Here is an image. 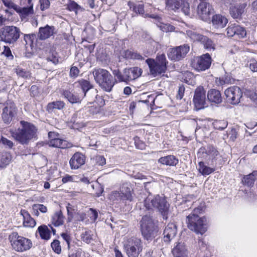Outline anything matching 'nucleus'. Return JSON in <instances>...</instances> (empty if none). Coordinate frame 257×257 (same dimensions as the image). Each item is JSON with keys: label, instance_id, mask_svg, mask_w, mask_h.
Returning <instances> with one entry per match:
<instances>
[{"label": "nucleus", "instance_id": "1", "mask_svg": "<svg viewBox=\"0 0 257 257\" xmlns=\"http://www.w3.org/2000/svg\"><path fill=\"white\" fill-rule=\"evenodd\" d=\"M22 127L18 130H11L13 138L22 145H27L30 141L36 137L37 129L33 124L25 121L20 122Z\"/></svg>", "mask_w": 257, "mask_h": 257}, {"label": "nucleus", "instance_id": "2", "mask_svg": "<svg viewBox=\"0 0 257 257\" xmlns=\"http://www.w3.org/2000/svg\"><path fill=\"white\" fill-rule=\"evenodd\" d=\"M144 206L150 212H152L154 208L157 209L164 218H167L169 205L164 197L159 195L153 197L149 195L144 201Z\"/></svg>", "mask_w": 257, "mask_h": 257}, {"label": "nucleus", "instance_id": "3", "mask_svg": "<svg viewBox=\"0 0 257 257\" xmlns=\"http://www.w3.org/2000/svg\"><path fill=\"white\" fill-rule=\"evenodd\" d=\"M201 210L196 208L194 212L187 217L188 227L197 234H203L207 230V220L204 217H199L196 213H200Z\"/></svg>", "mask_w": 257, "mask_h": 257}, {"label": "nucleus", "instance_id": "4", "mask_svg": "<svg viewBox=\"0 0 257 257\" xmlns=\"http://www.w3.org/2000/svg\"><path fill=\"white\" fill-rule=\"evenodd\" d=\"M22 34L20 29L14 26H6L0 30V41L8 44H14Z\"/></svg>", "mask_w": 257, "mask_h": 257}, {"label": "nucleus", "instance_id": "5", "mask_svg": "<svg viewBox=\"0 0 257 257\" xmlns=\"http://www.w3.org/2000/svg\"><path fill=\"white\" fill-rule=\"evenodd\" d=\"M141 229L142 235L147 240L154 238L158 232L157 228L155 225L152 217L147 215L142 217L141 221Z\"/></svg>", "mask_w": 257, "mask_h": 257}, {"label": "nucleus", "instance_id": "6", "mask_svg": "<svg viewBox=\"0 0 257 257\" xmlns=\"http://www.w3.org/2000/svg\"><path fill=\"white\" fill-rule=\"evenodd\" d=\"M10 238L13 249L17 251L24 252L32 247L33 244L30 239L20 236L16 232L13 233Z\"/></svg>", "mask_w": 257, "mask_h": 257}, {"label": "nucleus", "instance_id": "7", "mask_svg": "<svg viewBox=\"0 0 257 257\" xmlns=\"http://www.w3.org/2000/svg\"><path fill=\"white\" fill-rule=\"evenodd\" d=\"M151 73L153 75H157L165 72L167 69V60L165 54L158 55L156 61L152 59L146 60Z\"/></svg>", "mask_w": 257, "mask_h": 257}, {"label": "nucleus", "instance_id": "8", "mask_svg": "<svg viewBox=\"0 0 257 257\" xmlns=\"http://www.w3.org/2000/svg\"><path fill=\"white\" fill-rule=\"evenodd\" d=\"M142 73V70L138 67H134L124 70L123 74H121L118 70H114L113 74L119 82H127L135 80L139 77Z\"/></svg>", "mask_w": 257, "mask_h": 257}, {"label": "nucleus", "instance_id": "9", "mask_svg": "<svg viewBox=\"0 0 257 257\" xmlns=\"http://www.w3.org/2000/svg\"><path fill=\"white\" fill-rule=\"evenodd\" d=\"M124 247L128 257H138L143 249L142 240L137 237L129 238L124 244Z\"/></svg>", "mask_w": 257, "mask_h": 257}, {"label": "nucleus", "instance_id": "10", "mask_svg": "<svg viewBox=\"0 0 257 257\" xmlns=\"http://www.w3.org/2000/svg\"><path fill=\"white\" fill-rule=\"evenodd\" d=\"M211 62V56L209 54L206 53L192 59L191 66L194 69L197 71H205L209 68Z\"/></svg>", "mask_w": 257, "mask_h": 257}, {"label": "nucleus", "instance_id": "11", "mask_svg": "<svg viewBox=\"0 0 257 257\" xmlns=\"http://www.w3.org/2000/svg\"><path fill=\"white\" fill-rule=\"evenodd\" d=\"M227 101L232 105L238 104L242 96V92L239 87L232 86L224 91Z\"/></svg>", "mask_w": 257, "mask_h": 257}, {"label": "nucleus", "instance_id": "12", "mask_svg": "<svg viewBox=\"0 0 257 257\" xmlns=\"http://www.w3.org/2000/svg\"><path fill=\"white\" fill-rule=\"evenodd\" d=\"M17 109L15 103L12 101H7L3 109L2 118L6 124H9L17 114Z\"/></svg>", "mask_w": 257, "mask_h": 257}, {"label": "nucleus", "instance_id": "13", "mask_svg": "<svg viewBox=\"0 0 257 257\" xmlns=\"http://www.w3.org/2000/svg\"><path fill=\"white\" fill-rule=\"evenodd\" d=\"M213 13V9L207 0H201L197 7V15L199 18L204 21H207Z\"/></svg>", "mask_w": 257, "mask_h": 257}, {"label": "nucleus", "instance_id": "14", "mask_svg": "<svg viewBox=\"0 0 257 257\" xmlns=\"http://www.w3.org/2000/svg\"><path fill=\"white\" fill-rule=\"evenodd\" d=\"M193 101L196 109L207 106L205 91L202 86H199L195 89Z\"/></svg>", "mask_w": 257, "mask_h": 257}, {"label": "nucleus", "instance_id": "15", "mask_svg": "<svg viewBox=\"0 0 257 257\" xmlns=\"http://www.w3.org/2000/svg\"><path fill=\"white\" fill-rule=\"evenodd\" d=\"M189 50L190 47L187 44L172 48L168 53V57L172 60L178 61L184 58Z\"/></svg>", "mask_w": 257, "mask_h": 257}, {"label": "nucleus", "instance_id": "16", "mask_svg": "<svg viewBox=\"0 0 257 257\" xmlns=\"http://www.w3.org/2000/svg\"><path fill=\"white\" fill-rule=\"evenodd\" d=\"M228 37L236 36L238 38H243L246 35L245 29L235 24H231L226 29Z\"/></svg>", "mask_w": 257, "mask_h": 257}, {"label": "nucleus", "instance_id": "17", "mask_svg": "<svg viewBox=\"0 0 257 257\" xmlns=\"http://www.w3.org/2000/svg\"><path fill=\"white\" fill-rule=\"evenodd\" d=\"M128 7L131 10H132L133 12L137 15H141L144 18H152L154 19H157L158 18L157 16H155L154 15H149L148 14L145 13L144 10V6L143 4L137 3H135L132 2H128L127 4Z\"/></svg>", "mask_w": 257, "mask_h": 257}, {"label": "nucleus", "instance_id": "18", "mask_svg": "<svg viewBox=\"0 0 257 257\" xmlns=\"http://www.w3.org/2000/svg\"><path fill=\"white\" fill-rule=\"evenodd\" d=\"M246 7V4L245 3L231 4L229 7L230 15L234 19H240L244 12Z\"/></svg>", "mask_w": 257, "mask_h": 257}, {"label": "nucleus", "instance_id": "19", "mask_svg": "<svg viewBox=\"0 0 257 257\" xmlns=\"http://www.w3.org/2000/svg\"><path fill=\"white\" fill-rule=\"evenodd\" d=\"M80 90H75L73 92H70L68 90H64L62 95L65 98L71 103L80 102L83 98V94L79 92Z\"/></svg>", "mask_w": 257, "mask_h": 257}, {"label": "nucleus", "instance_id": "20", "mask_svg": "<svg viewBox=\"0 0 257 257\" xmlns=\"http://www.w3.org/2000/svg\"><path fill=\"white\" fill-rule=\"evenodd\" d=\"M176 233V225L173 223H168L165 227L163 233L164 241L169 242L175 237Z\"/></svg>", "mask_w": 257, "mask_h": 257}, {"label": "nucleus", "instance_id": "21", "mask_svg": "<svg viewBox=\"0 0 257 257\" xmlns=\"http://www.w3.org/2000/svg\"><path fill=\"white\" fill-rule=\"evenodd\" d=\"M85 156L80 153H75L70 159L69 164L72 169H77L85 163Z\"/></svg>", "mask_w": 257, "mask_h": 257}, {"label": "nucleus", "instance_id": "22", "mask_svg": "<svg viewBox=\"0 0 257 257\" xmlns=\"http://www.w3.org/2000/svg\"><path fill=\"white\" fill-rule=\"evenodd\" d=\"M55 28L54 26H50L47 25L44 27L39 28L38 37L40 40H46L55 33Z\"/></svg>", "mask_w": 257, "mask_h": 257}, {"label": "nucleus", "instance_id": "23", "mask_svg": "<svg viewBox=\"0 0 257 257\" xmlns=\"http://www.w3.org/2000/svg\"><path fill=\"white\" fill-rule=\"evenodd\" d=\"M174 257H188V251L184 243L179 242L172 250Z\"/></svg>", "mask_w": 257, "mask_h": 257}, {"label": "nucleus", "instance_id": "24", "mask_svg": "<svg viewBox=\"0 0 257 257\" xmlns=\"http://www.w3.org/2000/svg\"><path fill=\"white\" fill-rule=\"evenodd\" d=\"M29 5V6L27 7L23 8H21L18 6L16 10V12L19 14L22 20L26 19L28 16L34 14L33 4L31 2Z\"/></svg>", "mask_w": 257, "mask_h": 257}, {"label": "nucleus", "instance_id": "25", "mask_svg": "<svg viewBox=\"0 0 257 257\" xmlns=\"http://www.w3.org/2000/svg\"><path fill=\"white\" fill-rule=\"evenodd\" d=\"M212 23L215 28H223L228 23V20L222 15H215L212 17Z\"/></svg>", "mask_w": 257, "mask_h": 257}, {"label": "nucleus", "instance_id": "26", "mask_svg": "<svg viewBox=\"0 0 257 257\" xmlns=\"http://www.w3.org/2000/svg\"><path fill=\"white\" fill-rule=\"evenodd\" d=\"M110 74L105 69L98 68L95 69L93 71V75L95 81L99 84L105 79L109 77Z\"/></svg>", "mask_w": 257, "mask_h": 257}, {"label": "nucleus", "instance_id": "27", "mask_svg": "<svg viewBox=\"0 0 257 257\" xmlns=\"http://www.w3.org/2000/svg\"><path fill=\"white\" fill-rule=\"evenodd\" d=\"M208 100L215 104H219L222 101V97L219 91L216 89H211L207 93Z\"/></svg>", "mask_w": 257, "mask_h": 257}, {"label": "nucleus", "instance_id": "28", "mask_svg": "<svg viewBox=\"0 0 257 257\" xmlns=\"http://www.w3.org/2000/svg\"><path fill=\"white\" fill-rule=\"evenodd\" d=\"M75 85L76 87L78 88L77 90L81 89L80 93L83 95H87L88 94L87 92L93 88L92 85L90 82L84 79H82L75 83Z\"/></svg>", "mask_w": 257, "mask_h": 257}, {"label": "nucleus", "instance_id": "29", "mask_svg": "<svg viewBox=\"0 0 257 257\" xmlns=\"http://www.w3.org/2000/svg\"><path fill=\"white\" fill-rule=\"evenodd\" d=\"M132 190V187L128 183H123L120 188V192L122 194V196L124 199L130 201L133 200Z\"/></svg>", "mask_w": 257, "mask_h": 257}, {"label": "nucleus", "instance_id": "30", "mask_svg": "<svg viewBox=\"0 0 257 257\" xmlns=\"http://www.w3.org/2000/svg\"><path fill=\"white\" fill-rule=\"evenodd\" d=\"M23 217V224L25 227H33L36 225L35 220L31 216L28 212L25 210H21L20 212Z\"/></svg>", "mask_w": 257, "mask_h": 257}, {"label": "nucleus", "instance_id": "31", "mask_svg": "<svg viewBox=\"0 0 257 257\" xmlns=\"http://www.w3.org/2000/svg\"><path fill=\"white\" fill-rule=\"evenodd\" d=\"M184 0H165L166 9L168 11L176 12L182 6Z\"/></svg>", "mask_w": 257, "mask_h": 257}, {"label": "nucleus", "instance_id": "32", "mask_svg": "<svg viewBox=\"0 0 257 257\" xmlns=\"http://www.w3.org/2000/svg\"><path fill=\"white\" fill-rule=\"evenodd\" d=\"M49 146L59 148L61 149H65L69 148L71 146V144L68 143L66 140L61 139L59 137L53 140L49 141L48 142Z\"/></svg>", "mask_w": 257, "mask_h": 257}, {"label": "nucleus", "instance_id": "33", "mask_svg": "<svg viewBox=\"0 0 257 257\" xmlns=\"http://www.w3.org/2000/svg\"><path fill=\"white\" fill-rule=\"evenodd\" d=\"M115 82L111 74L107 77L99 84L102 89L107 92H110L114 85Z\"/></svg>", "mask_w": 257, "mask_h": 257}, {"label": "nucleus", "instance_id": "34", "mask_svg": "<svg viewBox=\"0 0 257 257\" xmlns=\"http://www.w3.org/2000/svg\"><path fill=\"white\" fill-rule=\"evenodd\" d=\"M158 162L163 165L175 166L178 163V159L173 155H169L160 158Z\"/></svg>", "mask_w": 257, "mask_h": 257}, {"label": "nucleus", "instance_id": "35", "mask_svg": "<svg viewBox=\"0 0 257 257\" xmlns=\"http://www.w3.org/2000/svg\"><path fill=\"white\" fill-rule=\"evenodd\" d=\"M52 223L55 226H59L64 222V216L61 210L56 211L52 216Z\"/></svg>", "mask_w": 257, "mask_h": 257}, {"label": "nucleus", "instance_id": "36", "mask_svg": "<svg viewBox=\"0 0 257 257\" xmlns=\"http://www.w3.org/2000/svg\"><path fill=\"white\" fill-rule=\"evenodd\" d=\"M186 35L193 42H201L204 36L198 33L195 30H187L186 32Z\"/></svg>", "mask_w": 257, "mask_h": 257}, {"label": "nucleus", "instance_id": "37", "mask_svg": "<svg viewBox=\"0 0 257 257\" xmlns=\"http://www.w3.org/2000/svg\"><path fill=\"white\" fill-rule=\"evenodd\" d=\"M65 103L63 101H56L50 102L47 106V110L50 112L55 109L61 110L64 108Z\"/></svg>", "mask_w": 257, "mask_h": 257}, {"label": "nucleus", "instance_id": "38", "mask_svg": "<svg viewBox=\"0 0 257 257\" xmlns=\"http://www.w3.org/2000/svg\"><path fill=\"white\" fill-rule=\"evenodd\" d=\"M257 174V172L254 171L252 173L244 176L242 180V183L248 186H251L254 184L255 178V175Z\"/></svg>", "mask_w": 257, "mask_h": 257}, {"label": "nucleus", "instance_id": "39", "mask_svg": "<svg viewBox=\"0 0 257 257\" xmlns=\"http://www.w3.org/2000/svg\"><path fill=\"white\" fill-rule=\"evenodd\" d=\"M201 43L203 45L204 48L207 50H214L215 48V44L214 42L205 36H204Z\"/></svg>", "mask_w": 257, "mask_h": 257}, {"label": "nucleus", "instance_id": "40", "mask_svg": "<svg viewBox=\"0 0 257 257\" xmlns=\"http://www.w3.org/2000/svg\"><path fill=\"white\" fill-rule=\"evenodd\" d=\"M198 170L203 175H208L214 171V169L205 165L204 162H200L198 164Z\"/></svg>", "mask_w": 257, "mask_h": 257}, {"label": "nucleus", "instance_id": "41", "mask_svg": "<svg viewBox=\"0 0 257 257\" xmlns=\"http://www.w3.org/2000/svg\"><path fill=\"white\" fill-rule=\"evenodd\" d=\"M38 231L41 238L48 240L50 237V234L49 229L46 225H41L38 227Z\"/></svg>", "mask_w": 257, "mask_h": 257}, {"label": "nucleus", "instance_id": "42", "mask_svg": "<svg viewBox=\"0 0 257 257\" xmlns=\"http://www.w3.org/2000/svg\"><path fill=\"white\" fill-rule=\"evenodd\" d=\"M11 160V156L9 153L3 154L0 158V168H5L8 165Z\"/></svg>", "mask_w": 257, "mask_h": 257}, {"label": "nucleus", "instance_id": "43", "mask_svg": "<svg viewBox=\"0 0 257 257\" xmlns=\"http://www.w3.org/2000/svg\"><path fill=\"white\" fill-rule=\"evenodd\" d=\"M124 56L127 59L138 60H142L143 59V57L139 53L129 50L124 51Z\"/></svg>", "mask_w": 257, "mask_h": 257}, {"label": "nucleus", "instance_id": "44", "mask_svg": "<svg viewBox=\"0 0 257 257\" xmlns=\"http://www.w3.org/2000/svg\"><path fill=\"white\" fill-rule=\"evenodd\" d=\"M67 8L70 11H75L76 14H77L78 11L83 12L84 11V9L82 8L73 1H70L68 4Z\"/></svg>", "mask_w": 257, "mask_h": 257}, {"label": "nucleus", "instance_id": "45", "mask_svg": "<svg viewBox=\"0 0 257 257\" xmlns=\"http://www.w3.org/2000/svg\"><path fill=\"white\" fill-rule=\"evenodd\" d=\"M87 93L88 94L87 95H83V98L84 97H86L87 99V100L89 101V103H92L93 101H95V99L97 98V90L95 89L92 88L90 90V91H88Z\"/></svg>", "mask_w": 257, "mask_h": 257}, {"label": "nucleus", "instance_id": "46", "mask_svg": "<svg viewBox=\"0 0 257 257\" xmlns=\"http://www.w3.org/2000/svg\"><path fill=\"white\" fill-rule=\"evenodd\" d=\"M214 127L219 130H223L227 126V122L224 120H216L213 123Z\"/></svg>", "mask_w": 257, "mask_h": 257}, {"label": "nucleus", "instance_id": "47", "mask_svg": "<svg viewBox=\"0 0 257 257\" xmlns=\"http://www.w3.org/2000/svg\"><path fill=\"white\" fill-rule=\"evenodd\" d=\"M36 39L35 34H25L24 36V41L25 42V45L32 46L34 40Z\"/></svg>", "mask_w": 257, "mask_h": 257}, {"label": "nucleus", "instance_id": "48", "mask_svg": "<svg viewBox=\"0 0 257 257\" xmlns=\"http://www.w3.org/2000/svg\"><path fill=\"white\" fill-rule=\"evenodd\" d=\"M0 143H1L6 148L9 149H12L14 146V143L12 141L8 140L7 138L2 136L0 138Z\"/></svg>", "mask_w": 257, "mask_h": 257}, {"label": "nucleus", "instance_id": "49", "mask_svg": "<svg viewBox=\"0 0 257 257\" xmlns=\"http://www.w3.org/2000/svg\"><path fill=\"white\" fill-rule=\"evenodd\" d=\"M16 72L18 75L25 78H29L31 77V73L29 71H25L20 67L16 68Z\"/></svg>", "mask_w": 257, "mask_h": 257}, {"label": "nucleus", "instance_id": "50", "mask_svg": "<svg viewBox=\"0 0 257 257\" xmlns=\"http://www.w3.org/2000/svg\"><path fill=\"white\" fill-rule=\"evenodd\" d=\"M81 236L82 240L87 243H90L92 240V235L90 230L85 231L84 233H82Z\"/></svg>", "mask_w": 257, "mask_h": 257}, {"label": "nucleus", "instance_id": "51", "mask_svg": "<svg viewBox=\"0 0 257 257\" xmlns=\"http://www.w3.org/2000/svg\"><path fill=\"white\" fill-rule=\"evenodd\" d=\"M51 247L55 252L59 254L61 252V246L60 245V241L58 240L55 239L51 243Z\"/></svg>", "mask_w": 257, "mask_h": 257}, {"label": "nucleus", "instance_id": "52", "mask_svg": "<svg viewBox=\"0 0 257 257\" xmlns=\"http://www.w3.org/2000/svg\"><path fill=\"white\" fill-rule=\"evenodd\" d=\"M181 8L182 12L187 16H189L190 14V9L189 4L186 2V0H184L183 2V4H182Z\"/></svg>", "mask_w": 257, "mask_h": 257}, {"label": "nucleus", "instance_id": "53", "mask_svg": "<svg viewBox=\"0 0 257 257\" xmlns=\"http://www.w3.org/2000/svg\"><path fill=\"white\" fill-rule=\"evenodd\" d=\"M5 7L9 9H12L16 11L18 5L15 4L12 0H2Z\"/></svg>", "mask_w": 257, "mask_h": 257}, {"label": "nucleus", "instance_id": "54", "mask_svg": "<svg viewBox=\"0 0 257 257\" xmlns=\"http://www.w3.org/2000/svg\"><path fill=\"white\" fill-rule=\"evenodd\" d=\"M87 213L91 220L95 221L97 218L98 213L96 210L92 208H89Z\"/></svg>", "mask_w": 257, "mask_h": 257}, {"label": "nucleus", "instance_id": "55", "mask_svg": "<svg viewBox=\"0 0 257 257\" xmlns=\"http://www.w3.org/2000/svg\"><path fill=\"white\" fill-rule=\"evenodd\" d=\"M207 153L208 155L211 157L212 159H215V157L219 155L218 151L213 147H209L207 151Z\"/></svg>", "mask_w": 257, "mask_h": 257}, {"label": "nucleus", "instance_id": "56", "mask_svg": "<svg viewBox=\"0 0 257 257\" xmlns=\"http://www.w3.org/2000/svg\"><path fill=\"white\" fill-rule=\"evenodd\" d=\"M122 194L119 191H114L111 194V198L116 200H126L123 198Z\"/></svg>", "mask_w": 257, "mask_h": 257}, {"label": "nucleus", "instance_id": "57", "mask_svg": "<svg viewBox=\"0 0 257 257\" xmlns=\"http://www.w3.org/2000/svg\"><path fill=\"white\" fill-rule=\"evenodd\" d=\"M40 4V9L42 11L48 9L50 6V2L49 0H39Z\"/></svg>", "mask_w": 257, "mask_h": 257}, {"label": "nucleus", "instance_id": "58", "mask_svg": "<svg viewBox=\"0 0 257 257\" xmlns=\"http://www.w3.org/2000/svg\"><path fill=\"white\" fill-rule=\"evenodd\" d=\"M160 28L164 32L173 31L175 29L174 26L168 24H162L161 25Z\"/></svg>", "mask_w": 257, "mask_h": 257}, {"label": "nucleus", "instance_id": "59", "mask_svg": "<svg viewBox=\"0 0 257 257\" xmlns=\"http://www.w3.org/2000/svg\"><path fill=\"white\" fill-rule=\"evenodd\" d=\"M96 163L98 165L102 166L105 164V159L102 156H96Z\"/></svg>", "mask_w": 257, "mask_h": 257}, {"label": "nucleus", "instance_id": "60", "mask_svg": "<svg viewBox=\"0 0 257 257\" xmlns=\"http://www.w3.org/2000/svg\"><path fill=\"white\" fill-rule=\"evenodd\" d=\"M79 70L77 67L72 66L70 71V75L72 77H76L78 76L79 73Z\"/></svg>", "mask_w": 257, "mask_h": 257}, {"label": "nucleus", "instance_id": "61", "mask_svg": "<svg viewBox=\"0 0 257 257\" xmlns=\"http://www.w3.org/2000/svg\"><path fill=\"white\" fill-rule=\"evenodd\" d=\"M61 236L63 238V239L66 241L67 245H68V248H70V242L71 241V237L70 236L66 233H63L61 234Z\"/></svg>", "mask_w": 257, "mask_h": 257}, {"label": "nucleus", "instance_id": "62", "mask_svg": "<svg viewBox=\"0 0 257 257\" xmlns=\"http://www.w3.org/2000/svg\"><path fill=\"white\" fill-rule=\"evenodd\" d=\"M185 88L183 86H180L178 91V94L176 96L177 98L181 99L184 95Z\"/></svg>", "mask_w": 257, "mask_h": 257}, {"label": "nucleus", "instance_id": "63", "mask_svg": "<svg viewBox=\"0 0 257 257\" xmlns=\"http://www.w3.org/2000/svg\"><path fill=\"white\" fill-rule=\"evenodd\" d=\"M35 207H37V209L42 213H46L47 211V208L43 204H35Z\"/></svg>", "mask_w": 257, "mask_h": 257}, {"label": "nucleus", "instance_id": "64", "mask_svg": "<svg viewBox=\"0 0 257 257\" xmlns=\"http://www.w3.org/2000/svg\"><path fill=\"white\" fill-rule=\"evenodd\" d=\"M249 68L253 72L257 71V62L252 61L249 64Z\"/></svg>", "mask_w": 257, "mask_h": 257}]
</instances>
